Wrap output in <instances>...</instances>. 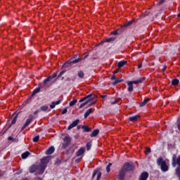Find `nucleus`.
I'll list each match as a JSON object with an SVG mask.
<instances>
[{
    "label": "nucleus",
    "instance_id": "nucleus-4",
    "mask_svg": "<svg viewBox=\"0 0 180 180\" xmlns=\"http://www.w3.org/2000/svg\"><path fill=\"white\" fill-rule=\"evenodd\" d=\"M86 101L84 103H82L79 106V109H82V108H84V106L88 105V103L89 102H92V101H94L96 98V95H94L93 94H90L87 96H86Z\"/></svg>",
    "mask_w": 180,
    "mask_h": 180
},
{
    "label": "nucleus",
    "instance_id": "nucleus-56",
    "mask_svg": "<svg viewBox=\"0 0 180 180\" xmlns=\"http://www.w3.org/2000/svg\"><path fill=\"white\" fill-rule=\"evenodd\" d=\"M101 98H102V99H105V98H108V95H102L101 96Z\"/></svg>",
    "mask_w": 180,
    "mask_h": 180
},
{
    "label": "nucleus",
    "instance_id": "nucleus-3",
    "mask_svg": "<svg viewBox=\"0 0 180 180\" xmlns=\"http://www.w3.org/2000/svg\"><path fill=\"white\" fill-rule=\"evenodd\" d=\"M145 79L146 78L141 77L138 80L127 82V84L128 85V91L133 92V84H141V82H143V81H144Z\"/></svg>",
    "mask_w": 180,
    "mask_h": 180
},
{
    "label": "nucleus",
    "instance_id": "nucleus-32",
    "mask_svg": "<svg viewBox=\"0 0 180 180\" xmlns=\"http://www.w3.org/2000/svg\"><path fill=\"white\" fill-rule=\"evenodd\" d=\"M125 30H126V29L122 25V26H121V27L120 29L117 30V32L118 34H122V33H123V32H124Z\"/></svg>",
    "mask_w": 180,
    "mask_h": 180
},
{
    "label": "nucleus",
    "instance_id": "nucleus-47",
    "mask_svg": "<svg viewBox=\"0 0 180 180\" xmlns=\"http://www.w3.org/2000/svg\"><path fill=\"white\" fill-rule=\"evenodd\" d=\"M55 164H56L57 165H60V164H61V160L60 159H57Z\"/></svg>",
    "mask_w": 180,
    "mask_h": 180
},
{
    "label": "nucleus",
    "instance_id": "nucleus-64",
    "mask_svg": "<svg viewBox=\"0 0 180 180\" xmlns=\"http://www.w3.org/2000/svg\"><path fill=\"white\" fill-rule=\"evenodd\" d=\"M37 180H43V178H41V177H37Z\"/></svg>",
    "mask_w": 180,
    "mask_h": 180
},
{
    "label": "nucleus",
    "instance_id": "nucleus-43",
    "mask_svg": "<svg viewBox=\"0 0 180 180\" xmlns=\"http://www.w3.org/2000/svg\"><path fill=\"white\" fill-rule=\"evenodd\" d=\"M86 96H84V97H83V98H82L79 101V103H82V102H86Z\"/></svg>",
    "mask_w": 180,
    "mask_h": 180
},
{
    "label": "nucleus",
    "instance_id": "nucleus-5",
    "mask_svg": "<svg viewBox=\"0 0 180 180\" xmlns=\"http://www.w3.org/2000/svg\"><path fill=\"white\" fill-rule=\"evenodd\" d=\"M121 169H123V171L129 172V171H134V162H126L123 165L122 168Z\"/></svg>",
    "mask_w": 180,
    "mask_h": 180
},
{
    "label": "nucleus",
    "instance_id": "nucleus-51",
    "mask_svg": "<svg viewBox=\"0 0 180 180\" xmlns=\"http://www.w3.org/2000/svg\"><path fill=\"white\" fill-rule=\"evenodd\" d=\"M165 1H167V0H160V1H159L158 5H162V4H165Z\"/></svg>",
    "mask_w": 180,
    "mask_h": 180
},
{
    "label": "nucleus",
    "instance_id": "nucleus-49",
    "mask_svg": "<svg viewBox=\"0 0 180 180\" xmlns=\"http://www.w3.org/2000/svg\"><path fill=\"white\" fill-rule=\"evenodd\" d=\"M68 112V110L67 108H64L62 111V115H65Z\"/></svg>",
    "mask_w": 180,
    "mask_h": 180
},
{
    "label": "nucleus",
    "instance_id": "nucleus-11",
    "mask_svg": "<svg viewBox=\"0 0 180 180\" xmlns=\"http://www.w3.org/2000/svg\"><path fill=\"white\" fill-rule=\"evenodd\" d=\"M39 165H32L30 167L29 172H30V174H34V172H36V171L39 169Z\"/></svg>",
    "mask_w": 180,
    "mask_h": 180
},
{
    "label": "nucleus",
    "instance_id": "nucleus-58",
    "mask_svg": "<svg viewBox=\"0 0 180 180\" xmlns=\"http://www.w3.org/2000/svg\"><path fill=\"white\" fill-rule=\"evenodd\" d=\"M95 103H96V101H94L93 103H91L90 104H89V106H92V105H95Z\"/></svg>",
    "mask_w": 180,
    "mask_h": 180
},
{
    "label": "nucleus",
    "instance_id": "nucleus-46",
    "mask_svg": "<svg viewBox=\"0 0 180 180\" xmlns=\"http://www.w3.org/2000/svg\"><path fill=\"white\" fill-rule=\"evenodd\" d=\"M148 11H146L145 13L142 14L140 18H143V17H145V16H148Z\"/></svg>",
    "mask_w": 180,
    "mask_h": 180
},
{
    "label": "nucleus",
    "instance_id": "nucleus-10",
    "mask_svg": "<svg viewBox=\"0 0 180 180\" xmlns=\"http://www.w3.org/2000/svg\"><path fill=\"white\" fill-rule=\"evenodd\" d=\"M125 176H126V172L121 169L117 175V179L118 180H124Z\"/></svg>",
    "mask_w": 180,
    "mask_h": 180
},
{
    "label": "nucleus",
    "instance_id": "nucleus-36",
    "mask_svg": "<svg viewBox=\"0 0 180 180\" xmlns=\"http://www.w3.org/2000/svg\"><path fill=\"white\" fill-rule=\"evenodd\" d=\"M120 82H123V79H115V82L112 83V85H117V84H120Z\"/></svg>",
    "mask_w": 180,
    "mask_h": 180
},
{
    "label": "nucleus",
    "instance_id": "nucleus-59",
    "mask_svg": "<svg viewBox=\"0 0 180 180\" xmlns=\"http://www.w3.org/2000/svg\"><path fill=\"white\" fill-rule=\"evenodd\" d=\"M165 70H167V65L163 66L162 72H164V71H165Z\"/></svg>",
    "mask_w": 180,
    "mask_h": 180
},
{
    "label": "nucleus",
    "instance_id": "nucleus-12",
    "mask_svg": "<svg viewBox=\"0 0 180 180\" xmlns=\"http://www.w3.org/2000/svg\"><path fill=\"white\" fill-rule=\"evenodd\" d=\"M78 123H79V119H77L76 120L73 121L72 124H70L68 126V130H71V129H73V127H76V126H78Z\"/></svg>",
    "mask_w": 180,
    "mask_h": 180
},
{
    "label": "nucleus",
    "instance_id": "nucleus-35",
    "mask_svg": "<svg viewBox=\"0 0 180 180\" xmlns=\"http://www.w3.org/2000/svg\"><path fill=\"white\" fill-rule=\"evenodd\" d=\"M65 72H67V69L63 70V71H61L58 75L57 79H58V78H61V77H63Z\"/></svg>",
    "mask_w": 180,
    "mask_h": 180
},
{
    "label": "nucleus",
    "instance_id": "nucleus-34",
    "mask_svg": "<svg viewBox=\"0 0 180 180\" xmlns=\"http://www.w3.org/2000/svg\"><path fill=\"white\" fill-rule=\"evenodd\" d=\"M175 171L176 176L179 178V180H180V167H177Z\"/></svg>",
    "mask_w": 180,
    "mask_h": 180
},
{
    "label": "nucleus",
    "instance_id": "nucleus-52",
    "mask_svg": "<svg viewBox=\"0 0 180 180\" xmlns=\"http://www.w3.org/2000/svg\"><path fill=\"white\" fill-rule=\"evenodd\" d=\"M83 56H84L83 59L85 60V58H86L88 57V56H89V53H85L83 54Z\"/></svg>",
    "mask_w": 180,
    "mask_h": 180
},
{
    "label": "nucleus",
    "instance_id": "nucleus-17",
    "mask_svg": "<svg viewBox=\"0 0 180 180\" xmlns=\"http://www.w3.org/2000/svg\"><path fill=\"white\" fill-rule=\"evenodd\" d=\"M82 129H83V133H89V131H92V128L86 125H82Z\"/></svg>",
    "mask_w": 180,
    "mask_h": 180
},
{
    "label": "nucleus",
    "instance_id": "nucleus-63",
    "mask_svg": "<svg viewBox=\"0 0 180 180\" xmlns=\"http://www.w3.org/2000/svg\"><path fill=\"white\" fill-rule=\"evenodd\" d=\"M75 79H77V77H74L72 79V81L73 82H75Z\"/></svg>",
    "mask_w": 180,
    "mask_h": 180
},
{
    "label": "nucleus",
    "instance_id": "nucleus-13",
    "mask_svg": "<svg viewBox=\"0 0 180 180\" xmlns=\"http://www.w3.org/2000/svg\"><path fill=\"white\" fill-rule=\"evenodd\" d=\"M148 172H143L141 174L140 176H139V180H147L148 179Z\"/></svg>",
    "mask_w": 180,
    "mask_h": 180
},
{
    "label": "nucleus",
    "instance_id": "nucleus-57",
    "mask_svg": "<svg viewBox=\"0 0 180 180\" xmlns=\"http://www.w3.org/2000/svg\"><path fill=\"white\" fill-rule=\"evenodd\" d=\"M143 67V65L141 63L139 64L138 65V70H140Z\"/></svg>",
    "mask_w": 180,
    "mask_h": 180
},
{
    "label": "nucleus",
    "instance_id": "nucleus-7",
    "mask_svg": "<svg viewBox=\"0 0 180 180\" xmlns=\"http://www.w3.org/2000/svg\"><path fill=\"white\" fill-rule=\"evenodd\" d=\"M70 144H71V137L65 136L63 139V143L62 144V148H63V150H65V148H67V147H68V146H70Z\"/></svg>",
    "mask_w": 180,
    "mask_h": 180
},
{
    "label": "nucleus",
    "instance_id": "nucleus-37",
    "mask_svg": "<svg viewBox=\"0 0 180 180\" xmlns=\"http://www.w3.org/2000/svg\"><path fill=\"white\" fill-rule=\"evenodd\" d=\"M87 151H89L91 150V148L92 147V143L91 142H88L86 145Z\"/></svg>",
    "mask_w": 180,
    "mask_h": 180
},
{
    "label": "nucleus",
    "instance_id": "nucleus-2",
    "mask_svg": "<svg viewBox=\"0 0 180 180\" xmlns=\"http://www.w3.org/2000/svg\"><path fill=\"white\" fill-rule=\"evenodd\" d=\"M157 164L159 167H160V169L162 171V172H167V171L169 169V167L167 165V162L164 160L162 157H160L157 159Z\"/></svg>",
    "mask_w": 180,
    "mask_h": 180
},
{
    "label": "nucleus",
    "instance_id": "nucleus-23",
    "mask_svg": "<svg viewBox=\"0 0 180 180\" xmlns=\"http://www.w3.org/2000/svg\"><path fill=\"white\" fill-rule=\"evenodd\" d=\"M136 22V20H130L128 22L125 23L124 25V28H127L129 27V26H131V25H133V23H134Z\"/></svg>",
    "mask_w": 180,
    "mask_h": 180
},
{
    "label": "nucleus",
    "instance_id": "nucleus-31",
    "mask_svg": "<svg viewBox=\"0 0 180 180\" xmlns=\"http://www.w3.org/2000/svg\"><path fill=\"white\" fill-rule=\"evenodd\" d=\"M77 77H79V78L82 79L84 78V77H85V74L84 73V72L82 70H80L77 72Z\"/></svg>",
    "mask_w": 180,
    "mask_h": 180
},
{
    "label": "nucleus",
    "instance_id": "nucleus-38",
    "mask_svg": "<svg viewBox=\"0 0 180 180\" xmlns=\"http://www.w3.org/2000/svg\"><path fill=\"white\" fill-rule=\"evenodd\" d=\"M39 139H40V136L37 135L33 138L32 141L34 143H37V141H39Z\"/></svg>",
    "mask_w": 180,
    "mask_h": 180
},
{
    "label": "nucleus",
    "instance_id": "nucleus-1",
    "mask_svg": "<svg viewBox=\"0 0 180 180\" xmlns=\"http://www.w3.org/2000/svg\"><path fill=\"white\" fill-rule=\"evenodd\" d=\"M79 61H82V58H75V57H73L67 62H65L62 66V68H64L63 70H67L68 71V68H71V67H72L74 64H77L79 63Z\"/></svg>",
    "mask_w": 180,
    "mask_h": 180
},
{
    "label": "nucleus",
    "instance_id": "nucleus-55",
    "mask_svg": "<svg viewBox=\"0 0 180 180\" xmlns=\"http://www.w3.org/2000/svg\"><path fill=\"white\" fill-rule=\"evenodd\" d=\"M39 112H40V109L37 110L36 111L34 112V115H37V113H39Z\"/></svg>",
    "mask_w": 180,
    "mask_h": 180
},
{
    "label": "nucleus",
    "instance_id": "nucleus-30",
    "mask_svg": "<svg viewBox=\"0 0 180 180\" xmlns=\"http://www.w3.org/2000/svg\"><path fill=\"white\" fill-rule=\"evenodd\" d=\"M179 84V79H174L172 80V85H173L174 86H176Z\"/></svg>",
    "mask_w": 180,
    "mask_h": 180
},
{
    "label": "nucleus",
    "instance_id": "nucleus-28",
    "mask_svg": "<svg viewBox=\"0 0 180 180\" xmlns=\"http://www.w3.org/2000/svg\"><path fill=\"white\" fill-rule=\"evenodd\" d=\"M8 141H12V143H19V139L18 138L14 139L12 136H8Z\"/></svg>",
    "mask_w": 180,
    "mask_h": 180
},
{
    "label": "nucleus",
    "instance_id": "nucleus-24",
    "mask_svg": "<svg viewBox=\"0 0 180 180\" xmlns=\"http://www.w3.org/2000/svg\"><path fill=\"white\" fill-rule=\"evenodd\" d=\"M150 102V98H146L144 99L141 103H140V108H143L144 105H147Z\"/></svg>",
    "mask_w": 180,
    "mask_h": 180
},
{
    "label": "nucleus",
    "instance_id": "nucleus-19",
    "mask_svg": "<svg viewBox=\"0 0 180 180\" xmlns=\"http://www.w3.org/2000/svg\"><path fill=\"white\" fill-rule=\"evenodd\" d=\"M41 84V83L39 84V87H37L33 90V91L32 93V96H34V95H36V94H39V92H40V89H41V88H44V87L40 86Z\"/></svg>",
    "mask_w": 180,
    "mask_h": 180
},
{
    "label": "nucleus",
    "instance_id": "nucleus-40",
    "mask_svg": "<svg viewBox=\"0 0 180 180\" xmlns=\"http://www.w3.org/2000/svg\"><path fill=\"white\" fill-rule=\"evenodd\" d=\"M77 102H78V101L77 99H74L70 102L69 105H70V106H74V105H75V103H77Z\"/></svg>",
    "mask_w": 180,
    "mask_h": 180
},
{
    "label": "nucleus",
    "instance_id": "nucleus-61",
    "mask_svg": "<svg viewBox=\"0 0 180 180\" xmlns=\"http://www.w3.org/2000/svg\"><path fill=\"white\" fill-rule=\"evenodd\" d=\"M117 103V101L115 100L114 102L111 103V105H116Z\"/></svg>",
    "mask_w": 180,
    "mask_h": 180
},
{
    "label": "nucleus",
    "instance_id": "nucleus-21",
    "mask_svg": "<svg viewBox=\"0 0 180 180\" xmlns=\"http://www.w3.org/2000/svg\"><path fill=\"white\" fill-rule=\"evenodd\" d=\"M56 150V149L54 148V146H51L50 148H49V149L46 151V155H49L51 154H53V153H54V151Z\"/></svg>",
    "mask_w": 180,
    "mask_h": 180
},
{
    "label": "nucleus",
    "instance_id": "nucleus-9",
    "mask_svg": "<svg viewBox=\"0 0 180 180\" xmlns=\"http://www.w3.org/2000/svg\"><path fill=\"white\" fill-rule=\"evenodd\" d=\"M50 160H51L50 156L44 157L42 159L40 160V165L47 167V165L50 162Z\"/></svg>",
    "mask_w": 180,
    "mask_h": 180
},
{
    "label": "nucleus",
    "instance_id": "nucleus-50",
    "mask_svg": "<svg viewBox=\"0 0 180 180\" xmlns=\"http://www.w3.org/2000/svg\"><path fill=\"white\" fill-rule=\"evenodd\" d=\"M27 127V124H24V125L22 127L20 131H23L25 130V129H26V127Z\"/></svg>",
    "mask_w": 180,
    "mask_h": 180
},
{
    "label": "nucleus",
    "instance_id": "nucleus-27",
    "mask_svg": "<svg viewBox=\"0 0 180 180\" xmlns=\"http://www.w3.org/2000/svg\"><path fill=\"white\" fill-rule=\"evenodd\" d=\"M30 155V152L26 151V152L22 153L21 158H22V160H26V158H27V157H29Z\"/></svg>",
    "mask_w": 180,
    "mask_h": 180
},
{
    "label": "nucleus",
    "instance_id": "nucleus-29",
    "mask_svg": "<svg viewBox=\"0 0 180 180\" xmlns=\"http://www.w3.org/2000/svg\"><path fill=\"white\" fill-rule=\"evenodd\" d=\"M91 113H92V108L87 110L84 115V119H86L88 116H89V115H91Z\"/></svg>",
    "mask_w": 180,
    "mask_h": 180
},
{
    "label": "nucleus",
    "instance_id": "nucleus-41",
    "mask_svg": "<svg viewBox=\"0 0 180 180\" xmlns=\"http://www.w3.org/2000/svg\"><path fill=\"white\" fill-rule=\"evenodd\" d=\"M112 164L110 162L108 165L106 167V171L108 173L110 172V167H112Z\"/></svg>",
    "mask_w": 180,
    "mask_h": 180
},
{
    "label": "nucleus",
    "instance_id": "nucleus-62",
    "mask_svg": "<svg viewBox=\"0 0 180 180\" xmlns=\"http://www.w3.org/2000/svg\"><path fill=\"white\" fill-rule=\"evenodd\" d=\"M4 174H5V173H4V172H0V178H1V176H4Z\"/></svg>",
    "mask_w": 180,
    "mask_h": 180
},
{
    "label": "nucleus",
    "instance_id": "nucleus-25",
    "mask_svg": "<svg viewBox=\"0 0 180 180\" xmlns=\"http://www.w3.org/2000/svg\"><path fill=\"white\" fill-rule=\"evenodd\" d=\"M99 134V129H96L91 134L90 137H96Z\"/></svg>",
    "mask_w": 180,
    "mask_h": 180
},
{
    "label": "nucleus",
    "instance_id": "nucleus-16",
    "mask_svg": "<svg viewBox=\"0 0 180 180\" xmlns=\"http://www.w3.org/2000/svg\"><path fill=\"white\" fill-rule=\"evenodd\" d=\"M39 174L43 175V174H44V171H46V168H47V167H46L43 165H39Z\"/></svg>",
    "mask_w": 180,
    "mask_h": 180
},
{
    "label": "nucleus",
    "instance_id": "nucleus-48",
    "mask_svg": "<svg viewBox=\"0 0 180 180\" xmlns=\"http://www.w3.org/2000/svg\"><path fill=\"white\" fill-rule=\"evenodd\" d=\"M61 102H63V100H58L57 101H54L55 105H60V103H61Z\"/></svg>",
    "mask_w": 180,
    "mask_h": 180
},
{
    "label": "nucleus",
    "instance_id": "nucleus-14",
    "mask_svg": "<svg viewBox=\"0 0 180 180\" xmlns=\"http://www.w3.org/2000/svg\"><path fill=\"white\" fill-rule=\"evenodd\" d=\"M96 174H97V179L96 180H99L101 179V177L102 176V173L98 172V170H94L93 172V175H92V179H94V178H95V176H96Z\"/></svg>",
    "mask_w": 180,
    "mask_h": 180
},
{
    "label": "nucleus",
    "instance_id": "nucleus-26",
    "mask_svg": "<svg viewBox=\"0 0 180 180\" xmlns=\"http://www.w3.org/2000/svg\"><path fill=\"white\" fill-rule=\"evenodd\" d=\"M127 64V62L126 60H121L118 62L117 67L118 68H122V67L126 65Z\"/></svg>",
    "mask_w": 180,
    "mask_h": 180
},
{
    "label": "nucleus",
    "instance_id": "nucleus-54",
    "mask_svg": "<svg viewBox=\"0 0 180 180\" xmlns=\"http://www.w3.org/2000/svg\"><path fill=\"white\" fill-rule=\"evenodd\" d=\"M111 81H115V79H116V75H113L111 78H110Z\"/></svg>",
    "mask_w": 180,
    "mask_h": 180
},
{
    "label": "nucleus",
    "instance_id": "nucleus-45",
    "mask_svg": "<svg viewBox=\"0 0 180 180\" xmlns=\"http://www.w3.org/2000/svg\"><path fill=\"white\" fill-rule=\"evenodd\" d=\"M50 108L51 109H54V108H56V103H54V101L51 103V104L50 105Z\"/></svg>",
    "mask_w": 180,
    "mask_h": 180
},
{
    "label": "nucleus",
    "instance_id": "nucleus-60",
    "mask_svg": "<svg viewBox=\"0 0 180 180\" xmlns=\"http://www.w3.org/2000/svg\"><path fill=\"white\" fill-rule=\"evenodd\" d=\"M117 72H119V70H116L115 71H114L113 75H116V74H117Z\"/></svg>",
    "mask_w": 180,
    "mask_h": 180
},
{
    "label": "nucleus",
    "instance_id": "nucleus-15",
    "mask_svg": "<svg viewBox=\"0 0 180 180\" xmlns=\"http://www.w3.org/2000/svg\"><path fill=\"white\" fill-rule=\"evenodd\" d=\"M85 147L80 148L76 153V157H81L85 153Z\"/></svg>",
    "mask_w": 180,
    "mask_h": 180
},
{
    "label": "nucleus",
    "instance_id": "nucleus-33",
    "mask_svg": "<svg viewBox=\"0 0 180 180\" xmlns=\"http://www.w3.org/2000/svg\"><path fill=\"white\" fill-rule=\"evenodd\" d=\"M40 112H46V110H49V106L47 105H42L40 107Z\"/></svg>",
    "mask_w": 180,
    "mask_h": 180
},
{
    "label": "nucleus",
    "instance_id": "nucleus-53",
    "mask_svg": "<svg viewBox=\"0 0 180 180\" xmlns=\"http://www.w3.org/2000/svg\"><path fill=\"white\" fill-rule=\"evenodd\" d=\"M111 34H113L114 36H117L119 33L117 32V30L111 33Z\"/></svg>",
    "mask_w": 180,
    "mask_h": 180
},
{
    "label": "nucleus",
    "instance_id": "nucleus-6",
    "mask_svg": "<svg viewBox=\"0 0 180 180\" xmlns=\"http://www.w3.org/2000/svg\"><path fill=\"white\" fill-rule=\"evenodd\" d=\"M57 74L58 72H56L53 75L49 76L48 78L44 79L43 82L41 83L39 86H41V88H44V85H46L47 82H49V81H51V79H54V78L57 77Z\"/></svg>",
    "mask_w": 180,
    "mask_h": 180
},
{
    "label": "nucleus",
    "instance_id": "nucleus-39",
    "mask_svg": "<svg viewBox=\"0 0 180 180\" xmlns=\"http://www.w3.org/2000/svg\"><path fill=\"white\" fill-rule=\"evenodd\" d=\"M116 40V38L115 37H110V38H108L105 41H107V43H110V41H115Z\"/></svg>",
    "mask_w": 180,
    "mask_h": 180
},
{
    "label": "nucleus",
    "instance_id": "nucleus-42",
    "mask_svg": "<svg viewBox=\"0 0 180 180\" xmlns=\"http://www.w3.org/2000/svg\"><path fill=\"white\" fill-rule=\"evenodd\" d=\"M150 153H151V148H146V149L145 150V154H146V155H148V154H150Z\"/></svg>",
    "mask_w": 180,
    "mask_h": 180
},
{
    "label": "nucleus",
    "instance_id": "nucleus-20",
    "mask_svg": "<svg viewBox=\"0 0 180 180\" xmlns=\"http://www.w3.org/2000/svg\"><path fill=\"white\" fill-rule=\"evenodd\" d=\"M18 114H16L14 117L13 118L11 123L10 124V125L8 127L7 129H11V127H12V125L15 124L16 123V121L18 120Z\"/></svg>",
    "mask_w": 180,
    "mask_h": 180
},
{
    "label": "nucleus",
    "instance_id": "nucleus-44",
    "mask_svg": "<svg viewBox=\"0 0 180 180\" xmlns=\"http://www.w3.org/2000/svg\"><path fill=\"white\" fill-rule=\"evenodd\" d=\"M86 96H84V97H83V98H82L79 101V103H82V102H86Z\"/></svg>",
    "mask_w": 180,
    "mask_h": 180
},
{
    "label": "nucleus",
    "instance_id": "nucleus-18",
    "mask_svg": "<svg viewBox=\"0 0 180 180\" xmlns=\"http://www.w3.org/2000/svg\"><path fill=\"white\" fill-rule=\"evenodd\" d=\"M33 119H34V116L33 115H29L25 124L29 126V124H30V123L33 122Z\"/></svg>",
    "mask_w": 180,
    "mask_h": 180
},
{
    "label": "nucleus",
    "instance_id": "nucleus-8",
    "mask_svg": "<svg viewBox=\"0 0 180 180\" xmlns=\"http://www.w3.org/2000/svg\"><path fill=\"white\" fill-rule=\"evenodd\" d=\"M172 167H176V165H179L180 167V155L176 158V155H174L172 160Z\"/></svg>",
    "mask_w": 180,
    "mask_h": 180
},
{
    "label": "nucleus",
    "instance_id": "nucleus-22",
    "mask_svg": "<svg viewBox=\"0 0 180 180\" xmlns=\"http://www.w3.org/2000/svg\"><path fill=\"white\" fill-rule=\"evenodd\" d=\"M139 117H140V115H134L132 117H129L128 120H129V122H137Z\"/></svg>",
    "mask_w": 180,
    "mask_h": 180
}]
</instances>
